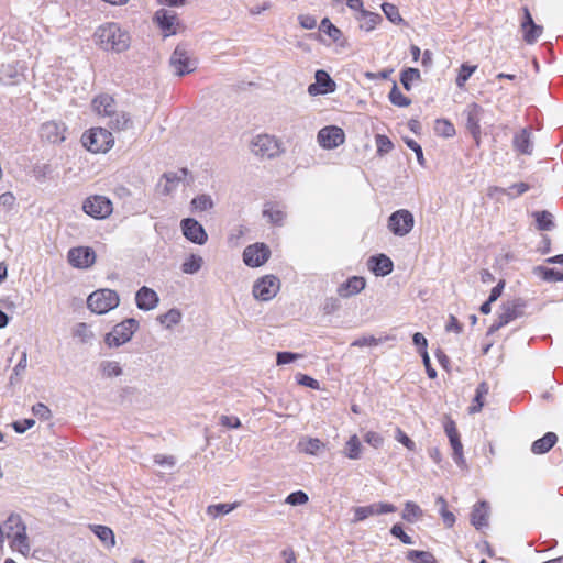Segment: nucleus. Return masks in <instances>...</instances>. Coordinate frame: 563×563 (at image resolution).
I'll return each instance as SVG.
<instances>
[{
	"mask_svg": "<svg viewBox=\"0 0 563 563\" xmlns=\"http://www.w3.org/2000/svg\"><path fill=\"white\" fill-rule=\"evenodd\" d=\"M95 37L97 44L106 51L121 53L130 47L129 33L113 22L99 26Z\"/></svg>",
	"mask_w": 563,
	"mask_h": 563,
	"instance_id": "nucleus-1",
	"label": "nucleus"
},
{
	"mask_svg": "<svg viewBox=\"0 0 563 563\" xmlns=\"http://www.w3.org/2000/svg\"><path fill=\"white\" fill-rule=\"evenodd\" d=\"M81 143L91 153H107L113 146L114 137L104 128H92L82 134Z\"/></svg>",
	"mask_w": 563,
	"mask_h": 563,
	"instance_id": "nucleus-2",
	"label": "nucleus"
},
{
	"mask_svg": "<svg viewBox=\"0 0 563 563\" xmlns=\"http://www.w3.org/2000/svg\"><path fill=\"white\" fill-rule=\"evenodd\" d=\"M120 298L117 291L112 289H99L93 291L87 298L88 308L97 313L103 314L119 306Z\"/></svg>",
	"mask_w": 563,
	"mask_h": 563,
	"instance_id": "nucleus-3",
	"label": "nucleus"
},
{
	"mask_svg": "<svg viewBox=\"0 0 563 563\" xmlns=\"http://www.w3.org/2000/svg\"><path fill=\"white\" fill-rule=\"evenodd\" d=\"M139 329V322L134 318H129L115 324L111 332L104 336V343L108 347H119L128 343L135 331Z\"/></svg>",
	"mask_w": 563,
	"mask_h": 563,
	"instance_id": "nucleus-4",
	"label": "nucleus"
},
{
	"mask_svg": "<svg viewBox=\"0 0 563 563\" xmlns=\"http://www.w3.org/2000/svg\"><path fill=\"white\" fill-rule=\"evenodd\" d=\"M525 308L526 302L520 298L504 302L501 311L499 312L497 320L489 327L488 333H494L511 321L522 317Z\"/></svg>",
	"mask_w": 563,
	"mask_h": 563,
	"instance_id": "nucleus-5",
	"label": "nucleus"
},
{
	"mask_svg": "<svg viewBox=\"0 0 563 563\" xmlns=\"http://www.w3.org/2000/svg\"><path fill=\"white\" fill-rule=\"evenodd\" d=\"M169 64L175 75L180 77L195 71L197 68V60L181 45H178L173 52Z\"/></svg>",
	"mask_w": 563,
	"mask_h": 563,
	"instance_id": "nucleus-6",
	"label": "nucleus"
},
{
	"mask_svg": "<svg viewBox=\"0 0 563 563\" xmlns=\"http://www.w3.org/2000/svg\"><path fill=\"white\" fill-rule=\"evenodd\" d=\"M415 225L413 214L407 209L393 212L387 221V228L397 236L407 235Z\"/></svg>",
	"mask_w": 563,
	"mask_h": 563,
	"instance_id": "nucleus-7",
	"label": "nucleus"
},
{
	"mask_svg": "<svg viewBox=\"0 0 563 563\" xmlns=\"http://www.w3.org/2000/svg\"><path fill=\"white\" fill-rule=\"evenodd\" d=\"M280 288L279 279L274 275H265L257 279L253 286V296L262 301L273 299Z\"/></svg>",
	"mask_w": 563,
	"mask_h": 563,
	"instance_id": "nucleus-8",
	"label": "nucleus"
},
{
	"mask_svg": "<svg viewBox=\"0 0 563 563\" xmlns=\"http://www.w3.org/2000/svg\"><path fill=\"white\" fill-rule=\"evenodd\" d=\"M82 209L95 219H104L112 213V202L104 196H92L84 201Z\"/></svg>",
	"mask_w": 563,
	"mask_h": 563,
	"instance_id": "nucleus-9",
	"label": "nucleus"
},
{
	"mask_svg": "<svg viewBox=\"0 0 563 563\" xmlns=\"http://www.w3.org/2000/svg\"><path fill=\"white\" fill-rule=\"evenodd\" d=\"M396 507L389 503H373L367 506H358L353 508L354 518L352 519L353 523H357L367 519L371 516L384 515L389 512H395Z\"/></svg>",
	"mask_w": 563,
	"mask_h": 563,
	"instance_id": "nucleus-10",
	"label": "nucleus"
},
{
	"mask_svg": "<svg viewBox=\"0 0 563 563\" xmlns=\"http://www.w3.org/2000/svg\"><path fill=\"white\" fill-rule=\"evenodd\" d=\"M271 255L269 247L264 243H255L244 249L243 261L250 267H258L267 262Z\"/></svg>",
	"mask_w": 563,
	"mask_h": 563,
	"instance_id": "nucleus-11",
	"label": "nucleus"
},
{
	"mask_svg": "<svg viewBox=\"0 0 563 563\" xmlns=\"http://www.w3.org/2000/svg\"><path fill=\"white\" fill-rule=\"evenodd\" d=\"M483 113H484V109L475 102L470 103L463 112V114L466 118V123H465L466 129L472 134V136L477 145H479V140H481L482 131H481L479 122L482 120Z\"/></svg>",
	"mask_w": 563,
	"mask_h": 563,
	"instance_id": "nucleus-12",
	"label": "nucleus"
},
{
	"mask_svg": "<svg viewBox=\"0 0 563 563\" xmlns=\"http://www.w3.org/2000/svg\"><path fill=\"white\" fill-rule=\"evenodd\" d=\"M318 143L325 150H333L344 142L345 135L341 128L330 125L318 132Z\"/></svg>",
	"mask_w": 563,
	"mask_h": 563,
	"instance_id": "nucleus-13",
	"label": "nucleus"
},
{
	"mask_svg": "<svg viewBox=\"0 0 563 563\" xmlns=\"http://www.w3.org/2000/svg\"><path fill=\"white\" fill-rule=\"evenodd\" d=\"M154 21L162 30L165 37L175 35L177 33L179 21L175 11L168 9H159L155 12Z\"/></svg>",
	"mask_w": 563,
	"mask_h": 563,
	"instance_id": "nucleus-14",
	"label": "nucleus"
},
{
	"mask_svg": "<svg viewBox=\"0 0 563 563\" xmlns=\"http://www.w3.org/2000/svg\"><path fill=\"white\" fill-rule=\"evenodd\" d=\"M67 260L76 268H88L96 261V253L91 247L78 246L68 251Z\"/></svg>",
	"mask_w": 563,
	"mask_h": 563,
	"instance_id": "nucleus-15",
	"label": "nucleus"
},
{
	"mask_svg": "<svg viewBox=\"0 0 563 563\" xmlns=\"http://www.w3.org/2000/svg\"><path fill=\"white\" fill-rule=\"evenodd\" d=\"M183 234L192 243L202 245L208 240V234L203 227L192 218L183 219L180 222Z\"/></svg>",
	"mask_w": 563,
	"mask_h": 563,
	"instance_id": "nucleus-16",
	"label": "nucleus"
},
{
	"mask_svg": "<svg viewBox=\"0 0 563 563\" xmlns=\"http://www.w3.org/2000/svg\"><path fill=\"white\" fill-rule=\"evenodd\" d=\"M253 152L256 155L274 157L279 153V145L277 140L273 136L263 134L257 135L253 141Z\"/></svg>",
	"mask_w": 563,
	"mask_h": 563,
	"instance_id": "nucleus-17",
	"label": "nucleus"
},
{
	"mask_svg": "<svg viewBox=\"0 0 563 563\" xmlns=\"http://www.w3.org/2000/svg\"><path fill=\"white\" fill-rule=\"evenodd\" d=\"M41 136L49 143L56 144L65 140L66 126L62 122L48 121L41 126Z\"/></svg>",
	"mask_w": 563,
	"mask_h": 563,
	"instance_id": "nucleus-18",
	"label": "nucleus"
},
{
	"mask_svg": "<svg viewBox=\"0 0 563 563\" xmlns=\"http://www.w3.org/2000/svg\"><path fill=\"white\" fill-rule=\"evenodd\" d=\"M158 301H159V299H158L157 294L153 289H151L146 286L141 287L136 291L135 302H136V307L140 310H143V311L153 310L157 307Z\"/></svg>",
	"mask_w": 563,
	"mask_h": 563,
	"instance_id": "nucleus-19",
	"label": "nucleus"
},
{
	"mask_svg": "<svg viewBox=\"0 0 563 563\" xmlns=\"http://www.w3.org/2000/svg\"><path fill=\"white\" fill-rule=\"evenodd\" d=\"M545 262L548 264L563 265V254L549 257ZM536 272L539 273L545 282H563V267L561 269H555L538 266L536 267Z\"/></svg>",
	"mask_w": 563,
	"mask_h": 563,
	"instance_id": "nucleus-20",
	"label": "nucleus"
},
{
	"mask_svg": "<svg viewBox=\"0 0 563 563\" xmlns=\"http://www.w3.org/2000/svg\"><path fill=\"white\" fill-rule=\"evenodd\" d=\"M366 286V280L362 276H352L345 283L338 287V295L341 298H349L360 294Z\"/></svg>",
	"mask_w": 563,
	"mask_h": 563,
	"instance_id": "nucleus-21",
	"label": "nucleus"
},
{
	"mask_svg": "<svg viewBox=\"0 0 563 563\" xmlns=\"http://www.w3.org/2000/svg\"><path fill=\"white\" fill-rule=\"evenodd\" d=\"M335 88V82L331 79L325 70H317L316 84L308 87L310 95L332 92Z\"/></svg>",
	"mask_w": 563,
	"mask_h": 563,
	"instance_id": "nucleus-22",
	"label": "nucleus"
},
{
	"mask_svg": "<svg viewBox=\"0 0 563 563\" xmlns=\"http://www.w3.org/2000/svg\"><path fill=\"white\" fill-rule=\"evenodd\" d=\"M367 265L376 276H386L393 272L394 267L391 260L385 254L371 256Z\"/></svg>",
	"mask_w": 563,
	"mask_h": 563,
	"instance_id": "nucleus-23",
	"label": "nucleus"
},
{
	"mask_svg": "<svg viewBox=\"0 0 563 563\" xmlns=\"http://www.w3.org/2000/svg\"><path fill=\"white\" fill-rule=\"evenodd\" d=\"M91 106H92V109L96 111V113L98 115H102V117L109 118L110 115L114 114V112L117 111L115 101H114L113 97H111L110 95H107V93L97 96L92 100Z\"/></svg>",
	"mask_w": 563,
	"mask_h": 563,
	"instance_id": "nucleus-24",
	"label": "nucleus"
},
{
	"mask_svg": "<svg viewBox=\"0 0 563 563\" xmlns=\"http://www.w3.org/2000/svg\"><path fill=\"white\" fill-rule=\"evenodd\" d=\"M489 516L488 503L483 500L474 505L471 514V522L477 529L487 527Z\"/></svg>",
	"mask_w": 563,
	"mask_h": 563,
	"instance_id": "nucleus-25",
	"label": "nucleus"
},
{
	"mask_svg": "<svg viewBox=\"0 0 563 563\" xmlns=\"http://www.w3.org/2000/svg\"><path fill=\"white\" fill-rule=\"evenodd\" d=\"M8 539L10 540V548L14 552H19L24 558H27L30 555L31 545L26 533V529L14 534H9Z\"/></svg>",
	"mask_w": 563,
	"mask_h": 563,
	"instance_id": "nucleus-26",
	"label": "nucleus"
},
{
	"mask_svg": "<svg viewBox=\"0 0 563 563\" xmlns=\"http://www.w3.org/2000/svg\"><path fill=\"white\" fill-rule=\"evenodd\" d=\"M512 145L520 154L531 155L533 150L531 132L528 129H522L514 136Z\"/></svg>",
	"mask_w": 563,
	"mask_h": 563,
	"instance_id": "nucleus-27",
	"label": "nucleus"
},
{
	"mask_svg": "<svg viewBox=\"0 0 563 563\" xmlns=\"http://www.w3.org/2000/svg\"><path fill=\"white\" fill-rule=\"evenodd\" d=\"M108 126L113 131H126L133 126L130 113L125 111H115L109 117Z\"/></svg>",
	"mask_w": 563,
	"mask_h": 563,
	"instance_id": "nucleus-28",
	"label": "nucleus"
},
{
	"mask_svg": "<svg viewBox=\"0 0 563 563\" xmlns=\"http://www.w3.org/2000/svg\"><path fill=\"white\" fill-rule=\"evenodd\" d=\"M187 169L181 168L178 172H168L163 175V179H165V184L163 185L162 192L164 195H169L173 192L178 184L185 179L187 176Z\"/></svg>",
	"mask_w": 563,
	"mask_h": 563,
	"instance_id": "nucleus-29",
	"label": "nucleus"
},
{
	"mask_svg": "<svg viewBox=\"0 0 563 563\" xmlns=\"http://www.w3.org/2000/svg\"><path fill=\"white\" fill-rule=\"evenodd\" d=\"M263 217L274 225H283L286 212L277 203L267 202L264 205Z\"/></svg>",
	"mask_w": 563,
	"mask_h": 563,
	"instance_id": "nucleus-30",
	"label": "nucleus"
},
{
	"mask_svg": "<svg viewBox=\"0 0 563 563\" xmlns=\"http://www.w3.org/2000/svg\"><path fill=\"white\" fill-rule=\"evenodd\" d=\"M22 76L20 69L13 64L2 65L0 68V82L2 85H15Z\"/></svg>",
	"mask_w": 563,
	"mask_h": 563,
	"instance_id": "nucleus-31",
	"label": "nucleus"
},
{
	"mask_svg": "<svg viewBox=\"0 0 563 563\" xmlns=\"http://www.w3.org/2000/svg\"><path fill=\"white\" fill-rule=\"evenodd\" d=\"M558 437L553 432L545 433L542 438L532 443L531 451L534 454H543L550 451L556 443Z\"/></svg>",
	"mask_w": 563,
	"mask_h": 563,
	"instance_id": "nucleus-32",
	"label": "nucleus"
},
{
	"mask_svg": "<svg viewBox=\"0 0 563 563\" xmlns=\"http://www.w3.org/2000/svg\"><path fill=\"white\" fill-rule=\"evenodd\" d=\"M355 18L360 22V29L366 32L373 31L376 25L382 22V16L378 13H374L367 10L362 11Z\"/></svg>",
	"mask_w": 563,
	"mask_h": 563,
	"instance_id": "nucleus-33",
	"label": "nucleus"
},
{
	"mask_svg": "<svg viewBox=\"0 0 563 563\" xmlns=\"http://www.w3.org/2000/svg\"><path fill=\"white\" fill-rule=\"evenodd\" d=\"M298 450L309 455H317L325 449V444L317 438H303L298 444Z\"/></svg>",
	"mask_w": 563,
	"mask_h": 563,
	"instance_id": "nucleus-34",
	"label": "nucleus"
},
{
	"mask_svg": "<svg viewBox=\"0 0 563 563\" xmlns=\"http://www.w3.org/2000/svg\"><path fill=\"white\" fill-rule=\"evenodd\" d=\"M98 369L103 378L119 377L123 374V368L118 361H101Z\"/></svg>",
	"mask_w": 563,
	"mask_h": 563,
	"instance_id": "nucleus-35",
	"label": "nucleus"
},
{
	"mask_svg": "<svg viewBox=\"0 0 563 563\" xmlns=\"http://www.w3.org/2000/svg\"><path fill=\"white\" fill-rule=\"evenodd\" d=\"M90 529L107 548H113L115 545L114 533L109 527L91 525Z\"/></svg>",
	"mask_w": 563,
	"mask_h": 563,
	"instance_id": "nucleus-36",
	"label": "nucleus"
},
{
	"mask_svg": "<svg viewBox=\"0 0 563 563\" xmlns=\"http://www.w3.org/2000/svg\"><path fill=\"white\" fill-rule=\"evenodd\" d=\"M24 529H26V525L23 522L21 516L18 514H11L3 525L5 538H9V534H14Z\"/></svg>",
	"mask_w": 563,
	"mask_h": 563,
	"instance_id": "nucleus-37",
	"label": "nucleus"
},
{
	"mask_svg": "<svg viewBox=\"0 0 563 563\" xmlns=\"http://www.w3.org/2000/svg\"><path fill=\"white\" fill-rule=\"evenodd\" d=\"M488 391H489V386L486 382H482L477 386L476 394L473 399V404L468 408L470 413H476L482 410V408L484 407V397L488 394Z\"/></svg>",
	"mask_w": 563,
	"mask_h": 563,
	"instance_id": "nucleus-38",
	"label": "nucleus"
},
{
	"mask_svg": "<svg viewBox=\"0 0 563 563\" xmlns=\"http://www.w3.org/2000/svg\"><path fill=\"white\" fill-rule=\"evenodd\" d=\"M343 453L346 457L351 460L361 459L362 444L356 434H353L345 443Z\"/></svg>",
	"mask_w": 563,
	"mask_h": 563,
	"instance_id": "nucleus-39",
	"label": "nucleus"
},
{
	"mask_svg": "<svg viewBox=\"0 0 563 563\" xmlns=\"http://www.w3.org/2000/svg\"><path fill=\"white\" fill-rule=\"evenodd\" d=\"M537 228L540 231H550L554 227L552 214L549 211H534L532 213Z\"/></svg>",
	"mask_w": 563,
	"mask_h": 563,
	"instance_id": "nucleus-40",
	"label": "nucleus"
},
{
	"mask_svg": "<svg viewBox=\"0 0 563 563\" xmlns=\"http://www.w3.org/2000/svg\"><path fill=\"white\" fill-rule=\"evenodd\" d=\"M203 260L201 256L191 254L181 264V271L185 274H196L202 267Z\"/></svg>",
	"mask_w": 563,
	"mask_h": 563,
	"instance_id": "nucleus-41",
	"label": "nucleus"
},
{
	"mask_svg": "<svg viewBox=\"0 0 563 563\" xmlns=\"http://www.w3.org/2000/svg\"><path fill=\"white\" fill-rule=\"evenodd\" d=\"M157 320L166 327L172 329L181 320V312L178 309H170L166 313L158 316Z\"/></svg>",
	"mask_w": 563,
	"mask_h": 563,
	"instance_id": "nucleus-42",
	"label": "nucleus"
},
{
	"mask_svg": "<svg viewBox=\"0 0 563 563\" xmlns=\"http://www.w3.org/2000/svg\"><path fill=\"white\" fill-rule=\"evenodd\" d=\"M388 98H389V101L394 106L401 107V108L408 107L411 103V100L408 97H406L405 95H402V92L399 90L396 81H394V84H393V88L389 92Z\"/></svg>",
	"mask_w": 563,
	"mask_h": 563,
	"instance_id": "nucleus-43",
	"label": "nucleus"
},
{
	"mask_svg": "<svg viewBox=\"0 0 563 563\" xmlns=\"http://www.w3.org/2000/svg\"><path fill=\"white\" fill-rule=\"evenodd\" d=\"M450 444L453 450V460L459 466L465 465V459L463 454V445L460 440V435L449 438Z\"/></svg>",
	"mask_w": 563,
	"mask_h": 563,
	"instance_id": "nucleus-44",
	"label": "nucleus"
},
{
	"mask_svg": "<svg viewBox=\"0 0 563 563\" xmlns=\"http://www.w3.org/2000/svg\"><path fill=\"white\" fill-rule=\"evenodd\" d=\"M450 444L453 450V460L459 466L465 465V459L463 454V445L460 440V435L449 438Z\"/></svg>",
	"mask_w": 563,
	"mask_h": 563,
	"instance_id": "nucleus-45",
	"label": "nucleus"
},
{
	"mask_svg": "<svg viewBox=\"0 0 563 563\" xmlns=\"http://www.w3.org/2000/svg\"><path fill=\"white\" fill-rule=\"evenodd\" d=\"M422 516L421 508L413 501H407L402 511V519L413 522Z\"/></svg>",
	"mask_w": 563,
	"mask_h": 563,
	"instance_id": "nucleus-46",
	"label": "nucleus"
},
{
	"mask_svg": "<svg viewBox=\"0 0 563 563\" xmlns=\"http://www.w3.org/2000/svg\"><path fill=\"white\" fill-rule=\"evenodd\" d=\"M420 70L409 67L401 73L400 82L406 90L411 89V84L420 79Z\"/></svg>",
	"mask_w": 563,
	"mask_h": 563,
	"instance_id": "nucleus-47",
	"label": "nucleus"
},
{
	"mask_svg": "<svg viewBox=\"0 0 563 563\" xmlns=\"http://www.w3.org/2000/svg\"><path fill=\"white\" fill-rule=\"evenodd\" d=\"M319 29L320 31L328 34L333 42H338L342 36L341 30L338 29L334 24H332L328 18L321 20Z\"/></svg>",
	"mask_w": 563,
	"mask_h": 563,
	"instance_id": "nucleus-48",
	"label": "nucleus"
},
{
	"mask_svg": "<svg viewBox=\"0 0 563 563\" xmlns=\"http://www.w3.org/2000/svg\"><path fill=\"white\" fill-rule=\"evenodd\" d=\"M236 506H238L236 503L210 505L207 508V514L209 516L217 518L221 515L230 514L231 511H233L236 508Z\"/></svg>",
	"mask_w": 563,
	"mask_h": 563,
	"instance_id": "nucleus-49",
	"label": "nucleus"
},
{
	"mask_svg": "<svg viewBox=\"0 0 563 563\" xmlns=\"http://www.w3.org/2000/svg\"><path fill=\"white\" fill-rule=\"evenodd\" d=\"M434 130L438 135L451 137L455 134L454 125L446 119H438L434 124Z\"/></svg>",
	"mask_w": 563,
	"mask_h": 563,
	"instance_id": "nucleus-50",
	"label": "nucleus"
},
{
	"mask_svg": "<svg viewBox=\"0 0 563 563\" xmlns=\"http://www.w3.org/2000/svg\"><path fill=\"white\" fill-rule=\"evenodd\" d=\"M407 559L416 563H435L433 554L427 551L410 550Z\"/></svg>",
	"mask_w": 563,
	"mask_h": 563,
	"instance_id": "nucleus-51",
	"label": "nucleus"
},
{
	"mask_svg": "<svg viewBox=\"0 0 563 563\" xmlns=\"http://www.w3.org/2000/svg\"><path fill=\"white\" fill-rule=\"evenodd\" d=\"M73 335L75 338H78L81 343H88L93 338V333L91 332L89 327L84 322L77 323L75 325L73 330Z\"/></svg>",
	"mask_w": 563,
	"mask_h": 563,
	"instance_id": "nucleus-52",
	"label": "nucleus"
},
{
	"mask_svg": "<svg viewBox=\"0 0 563 563\" xmlns=\"http://www.w3.org/2000/svg\"><path fill=\"white\" fill-rule=\"evenodd\" d=\"M191 207L198 211H207L213 208V201L209 195H199L191 200Z\"/></svg>",
	"mask_w": 563,
	"mask_h": 563,
	"instance_id": "nucleus-53",
	"label": "nucleus"
},
{
	"mask_svg": "<svg viewBox=\"0 0 563 563\" xmlns=\"http://www.w3.org/2000/svg\"><path fill=\"white\" fill-rule=\"evenodd\" d=\"M543 27L536 23L531 24L527 29H523V40L527 44H533L541 36Z\"/></svg>",
	"mask_w": 563,
	"mask_h": 563,
	"instance_id": "nucleus-54",
	"label": "nucleus"
},
{
	"mask_svg": "<svg viewBox=\"0 0 563 563\" xmlns=\"http://www.w3.org/2000/svg\"><path fill=\"white\" fill-rule=\"evenodd\" d=\"M26 366H27V352L23 351L22 354H21L20 361L14 366L13 372H12V374L10 376V384L11 385H14L19 380V377L23 374V372L25 371Z\"/></svg>",
	"mask_w": 563,
	"mask_h": 563,
	"instance_id": "nucleus-55",
	"label": "nucleus"
},
{
	"mask_svg": "<svg viewBox=\"0 0 563 563\" xmlns=\"http://www.w3.org/2000/svg\"><path fill=\"white\" fill-rule=\"evenodd\" d=\"M382 9H383L384 14L390 22H393L395 24H399L402 22V18H401L399 10L396 5H394L391 3H383Z\"/></svg>",
	"mask_w": 563,
	"mask_h": 563,
	"instance_id": "nucleus-56",
	"label": "nucleus"
},
{
	"mask_svg": "<svg viewBox=\"0 0 563 563\" xmlns=\"http://www.w3.org/2000/svg\"><path fill=\"white\" fill-rule=\"evenodd\" d=\"M475 69H476V66H470V65L463 64L460 68L459 75L456 77L457 87L463 88L465 82L468 80V78L475 71Z\"/></svg>",
	"mask_w": 563,
	"mask_h": 563,
	"instance_id": "nucleus-57",
	"label": "nucleus"
},
{
	"mask_svg": "<svg viewBox=\"0 0 563 563\" xmlns=\"http://www.w3.org/2000/svg\"><path fill=\"white\" fill-rule=\"evenodd\" d=\"M496 191H501L504 194H507L508 196L515 197L520 196L529 190V185L526 183H517L511 185L508 189H499L495 188Z\"/></svg>",
	"mask_w": 563,
	"mask_h": 563,
	"instance_id": "nucleus-58",
	"label": "nucleus"
},
{
	"mask_svg": "<svg viewBox=\"0 0 563 563\" xmlns=\"http://www.w3.org/2000/svg\"><path fill=\"white\" fill-rule=\"evenodd\" d=\"M309 500L308 495L302 490H297L289 494L286 498V503L291 506L305 505Z\"/></svg>",
	"mask_w": 563,
	"mask_h": 563,
	"instance_id": "nucleus-59",
	"label": "nucleus"
},
{
	"mask_svg": "<svg viewBox=\"0 0 563 563\" xmlns=\"http://www.w3.org/2000/svg\"><path fill=\"white\" fill-rule=\"evenodd\" d=\"M32 412L34 416H36L38 419L41 420H49L51 417H52V411L51 409L42 404V402H37L35 404L33 407H32Z\"/></svg>",
	"mask_w": 563,
	"mask_h": 563,
	"instance_id": "nucleus-60",
	"label": "nucleus"
},
{
	"mask_svg": "<svg viewBox=\"0 0 563 563\" xmlns=\"http://www.w3.org/2000/svg\"><path fill=\"white\" fill-rule=\"evenodd\" d=\"M376 146L378 154L383 155L391 151L393 143L386 135L378 134L376 135Z\"/></svg>",
	"mask_w": 563,
	"mask_h": 563,
	"instance_id": "nucleus-61",
	"label": "nucleus"
},
{
	"mask_svg": "<svg viewBox=\"0 0 563 563\" xmlns=\"http://www.w3.org/2000/svg\"><path fill=\"white\" fill-rule=\"evenodd\" d=\"M380 342V339H376L374 335L362 336L354 340L351 346L364 347V346H376Z\"/></svg>",
	"mask_w": 563,
	"mask_h": 563,
	"instance_id": "nucleus-62",
	"label": "nucleus"
},
{
	"mask_svg": "<svg viewBox=\"0 0 563 563\" xmlns=\"http://www.w3.org/2000/svg\"><path fill=\"white\" fill-rule=\"evenodd\" d=\"M390 533L398 538L405 544H412V538L405 533L402 527L399 523H396L391 527Z\"/></svg>",
	"mask_w": 563,
	"mask_h": 563,
	"instance_id": "nucleus-63",
	"label": "nucleus"
},
{
	"mask_svg": "<svg viewBox=\"0 0 563 563\" xmlns=\"http://www.w3.org/2000/svg\"><path fill=\"white\" fill-rule=\"evenodd\" d=\"M301 355L292 352H278L276 356L277 365H286L289 364L298 358H300Z\"/></svg>",
	"mask_w": 563,
	"mask_h": 563,
	"instance_id": "nucleus-64",
	"label": "nucleus"
}]
</instances>
